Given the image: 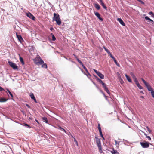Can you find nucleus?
<instances>
[{
    "instance_id": "nucleus-13",
    "label": "nucleus",
    "mask_w": 154,
    "mask_h": 154,
    "mask_svg": "<svg viewBox=\"0 0 154 154\" xmlns=\"http://www.w3.org/2000/svg\"><path fill=\"white\" fill-rule=\"evenodd\" d=\"M125 76L126 77L127 79L129 82H131V83L132 82V81L129 76L126 74H125Z\"/></svg>"
},
{
    "instance_id": "nucleus-38",
    "label": "nucleus",
    "mask_w": 154,
    "mask_h": 154,
    "mask_svg": "<svg viewBox=\"0 0 154 154\" xmlns=\"http://www.w3.org/2000/svg\"><path fill=\"white\" fill-rule=\"evenodd\" d=\"M137 86L138 87L139 89H143V87L140 85V84H138V85H137Z\"/></svg>"
},
{
    "instance_id": "nucleus-7",
    "label": "nucleus",
    "mask_w": 154,
    "mask_h": 154,
    "mask_svg": "<svg viewBox=\"0 0 154 154\" xmlns=\"http://www.w3.org/2000/svg\"><path fill=\"white\" fill-rule=\"evenodd\" d=\"M94 12L95 15L97 16L100 20L101 21L103 20V18L101 17L100 15L99 14V13L95 11H94Z\"/></svg>"
},
{
    "instance_id": "nucleus-8",
    "label": "nucleus",
    "mask_w": 154,
    "mask_h": 154,
    "mask_svg": "<svg viewBox=\"0 0 154 154\" xmlns=\"http://www.w3.org/2000/svg\"><path fill=\"white\" fill-rule=\"evenodd\" d=\"M40 59L39 61H35V63L36 64H37L38 63H39L40 65H42L44 63V62L42 59H41V57L39 56L38 57Z\"/></svg>"
},
{
    "instance_id": "nucleus-28",
    "label": "nucleus",
    "mask_w": 154,
    "mask_h": 154,
    "mask_svg": "<svg viewBox=\"0 0 154 154\" xmlns=\"http://www.w3.org/2000/svg\"><path fill=\"white\" fill-rule=\"evenodd\" d=\"M43 64L42 65V68H47V64L46 63H43Z\"/></svg>"
},
{
    "instance_id": "nucleus-27",
    "label": "nucleus",
    "mask_w": 154,
    "mask_h": 154,
    "mask_svg": "<svg viewBox=\"0 0 154 154\" xmlns=\"http://www.w3.org/2000/svg\"><path fill=\"white\" fill-rule=\"evenodd\" d=\"M30 96L32 99H34L35 97L33 94L32 93H31L30 94Z\"/></svg>"
},
{
    "instance_id": "nucleus-62",
    "label": "nucleus",
    "mask_w": 154,
    "mask_h": 154,
    "mask_svg": "<svg viewBox=\"0 0 154 154\" xmlns=\"http://www.w3.org/2000/svg\"><path fill=\"white\" fill-rule=\"evenodd\" d=\"M107 97H106H106H105V98H106V100H107Z\"/></svg>"
},
{
    "instance_id": "nucleus-26",
    "label": "nucleus",
    "mask_w": 154,
    "mask_h": 154,
    "mask_svg": "<svg viewBox=\"0 0 154 154\" xmlns=\"http://www.w3.org/2000/svg\"><path fill=\"white\" fill-rule=\"evenodd\" d=\"M19 55L20 56V62L22 63L23 64H24V62L23 61V59L20 57V54H19Z\"/></svg>"
},
{
    "instance_id": "nucleus-59",
    "label": "nucleus",
    "mask_w": 154,
    "mask_h": 154,
    "mask_svg": "<svg viewBox=\"0 0 154 154\" xmlns=\"http://www.w3.org/2000/svg\"><path fill=\"white\" fill-rule=\"evenodd\" d=\"M35 121H36V122L38 123H39V122H38V121L37 120L35 119Z\"/></svg>"
},
{
    "instance_id": "nucleus-1",
    "label": "nucleus",
    "mask_w": 154,
    "mask_h": 154,
    "mask_svg": "<svg viewBox=\"0 0 154 154\" xmlns=\"http://www.w3.org/2000/svg\"><path fill=\"white\" fill-rule=\"evenodd\" d=\"M59 16V15L58 14L55 13L54 14V17L53 20L54 21H56L57 24L58 25H60L61 23V20Z\"/></svg>"
},
{
    "instance_id": "nucleus-58",
    "label": "nucleus",
    "mask_w": 154,
    "mask_h": 154,
    "mask_svg": "<svg viewBox=\"0 0 154 154\" xmlns=\"http://www.w3.org/2000/svg\"><path fill=\"white\" fill-rule=\"evenodd\" d=\"M140 97L141 98H144V97L143 96H141Z\"/></svg>"
},
{
    "instance_id": "nucleus-57",
    "label": "nucleus",
    "mask_w": 154,
    "mask_h": 154,
    "mask_svg": "<svg viewBox=\"0 0 154 154\" xmlns=\"http://www.w3.org/2000/svg\"><path fill=\"white\" fill-rule=\"evenodd\" d=\"M144 134L146 136V137L147 136H148L145 133H144Z\"/></svg>"
},
{
    "instance_id": "nucleus-43",
    "label": "nucleus",
    "mask_w": 154,
    "mask_h": 154,
    "mask_svg": "<svg viewBox=\"0 0 154 154\" xmlns=\"http://www.w3.org/2000/svg\"><path fill=\"white\" fill-rule=\"evenodd\" d=\"M134 81L135 82V84H136V85H138V84H139L138 82V81L137 79H135V80Z\"/></svg>"
},
{
    "instance_id": "nucleus-34",
    "label": "nucleus",
    "mask_w": 154,
    "mask_h": 154,
    "mask_svg": "<svg viewBox=\"0 0 154 154\" xmlns=\"http://www.w3.org/2000/svg\"><path fill=\"white\" fill-rule=\"evenodd\" d=\"M7 90L8 91V93L11 96V97H13V96L12 95V94L11 93V92L8 89H7Z\"/></svg>"
},
{
    "instance_id": "nucleus-17",
    "label": "nucleus",
    "mask_w": 154,
    "mask_h": 154,
    "mask_svg": "<svg viewBox=\"0 0 154 154\" xmlns=\"http://www.w3.org/2000/svg\"><path fill=\"white\" fill-rule=\"evenodd\" d=\"M94 6L95 8L97 10H99L100 9V7L98 3L95 4Z\"/></svg>"
},
{
    "instance_id": "nucleus-48",
    "label": "nucleus",
    "mask_w": 154,
    "mask_h": 154,
    "mask_svg": "<svg viewBox=\"0 0 154 154\" xmlns=\"http://www.w3.org/2000/svg\"><path fill=\"white\" fill-rule=\"evenodd\" d=\"M24 125H25V126L26 127H27L28 128L30 127L29 125L27 124H26V123L24 124Z\"/></svg>"
},
{
    "instance_id": "nucleus-54",
    "label": "nucleus",
    "mask_w": 154,
    "mask_h": 154,
    "mask_svg": "<svg viewBox=\"0 0 154 154\" xmlns=\"http://www.w3.org/2000/svg\"><path fill=\"white\" fill-rule=\"evenodd\" d=\"M140 93H142L143 94H144V93L143 92V91H140Z\"/></svg>"
},
{
    "instance_id": "nucleus-41",
    "label": "nucleus",
    "mask_w": 154,
    "mask_h": 154,
    "mask_svg": "<svg viewBox=\"0 0 154 154\" xmlns=\"http://www.w3.org/2000/svg\"><path fill=\"white\" fill-rule=\"evenodd\" d=\"M99 133H100V136L104 139V138L103 136V134H102V131H100V132H99Z\"/></svg>"
},
{
    "instance_id": "nucleus-44",
    "label": "nucleus",
    "mask_w": 154,
    "mask_h": 154,
    "mask_svg": "<svg viewBox=\"0 0 154 154\" xmlns=\"http://www.w3.org/2000/svg\"><path fill=\"white\" fill-rule=\"evenodd\" d=\"M137 1H138L139 2H140L141 4H142L143 5H144V3L142 0H137Z\"/></svg>"
},
{
    "instance_id": "nucleus-21",
    "label": "nucleus",
    "mask_w": 154,
    "mask_h": 154,
    "mask_svg": "<svg viewBox=\"0 0 154 154\" xmlns=\"http://www.w3.org/2000/svg\"><path fill=\"white\" fill-rule=\"evenodd\" d=\"M100 3L101 5L103 6V7L104 9H106L107 7L105 5L104 3L103 2V1L102 2H100Z\"/></svg>"
},
{
    "instance_id": "nucleus-19",
    "label": "nucleus",
    "mask_w": 154,
    "mask_h": 154,
    "mask_svg": "<svg viewBox=\"0 0 154 154\" xmlns=\"http://www.w3.org/2000/svg\"><path fill=\"white\" fill-rule=\"evenodd\" d=\"M118 79L119 80V81L120 82L121 84H122L124 83L122 79V78H121V76L119 75L118 76Z\"/></svg>"
},
{
    "instance_id": "nucleus-15",
    "label": "nucleus",
    "mask_w": 154,
    "mask_h": 154,
    "mask_svg": "<svg viewBox=\"0 0 154 154\" xmlns=\"http://www.w3.org/2000/svg\"><path fill=\"white\" fill-rule=\"evenodd\" d=\"M8 99H7L5 98L2 97L0 98V102L3 103L6 102L7 101Z\"/></svg>"
},
{
    "instance_id": "nucleus-53",
    "label": "nucleus",
    "mask_w": 154,
    "mask_h": 154,
    "mask_svg": "<svg viewBox=\"0 0 154 154\" xmlns=\"http://www.w3.org/2000/svg\"><path fill=\"white\" fill-rule=\"evenodd\" d=\"M33 100H34V101L35 102V103H37V101H36V99L35 97V98H34V99H33Z\"/></svg>"
},
{
    "instance_id": "nucleus-33",
    "label": "nucleus",
    "mask_w": 154,
    "mask_h": 154,
    "mask_svg": "<svg viewBox=\"0 0 154 154\" xmlns=\"http://www.w3.org/2000/svg\"><path fill=\"white\" fill-rule=\"evenodd\" d=\"M149 15H151L152 17H154V13L152 11L150 12H149Z\"/></svg>"
},
{
    "instance_id": "nucleus-18",
    "label": "nucleus",
    "mask_w": 154,
    "mask_h": 154,
    "mask_svg": "<svg viewBox=\"0 0 154 154\" xmlns=\"http://www.w3.org/2000/svg\"><path fill=\"white\" fill-rule=\"evenodd\" d=\"M93 75L94 76V77L96 78V79H97V80L98 82H99L100 83H102V82H103L101 79H100L97 76H96L94 75Z\"/></svg>"
},
{
    "instance_id": "nucleus-11",
    "label": "nucleus",
    "mask_w": 154,
    "mask_h": 154,
    "mask_svg": "<svg viewBox=\"0 0 154 154\" xmlns=\"http://www.w3.org/2000/svg\"><path fill=\"white\" fill-rule=\"evenodd\" d=\"M17 37L18 40L21 42L23 40V39L22 36L20 35L17 34Z\"/></svg>"
},
{
    "instance_id": "nucleus-32",
    "label": "nucleus",
    "mask_w": 154,
    "mask_h": 154,
    "mask_svg": "<svg viewBox=\"0 0 154 154\" xmlns=\"http://www.w3.org/2000/svg\"><path fill=\"white\" fill-rule=\"evenodd\" d=\"M115 144L117 146H119V145L120 142L119 141L118 142L116 140H115Z\"/></svg>"
},
{
    "instance_id": "nucleus-23",
    "label": "nucleus",
    "mask_w": 154,
    "mask_h": 154,
    "mask_svg": "<svg viewBox=\"0 0 154 154\" xmlns=\"http://www.w3.org/2000/svg\"><path fill=\"white\" fill-rule=\"evenodd\" d=\"M132 77L133 80L134 81L136 79H137L136 78L135 76L134 75V73L132 72H131L130 73Z\"/></svg>"
},
{
    "instance_id": "nucleus-42",
    "label": "nucleus",
    "mask_w": 154,
    "mask_h": 154,
    "mask_svg": "<svg viewBox=\"0 0 154 154\" xmlns=\"http://www.w3.org/2000/svg\"><path fill=\"white\" fill-rule=\"evenodd\" d=\"M109 55L110 56V57L113 59V60L115 59V58L112 55L111 53Z\"/></svg>"
},
{
    "instance_id": "nucleus-22",
    "label": "nucleus",
    "mask_w": 154,
    "mask_h": 154,
    "mask_svg": "<svg viewBox=\"0 0 154 154\" xmlns=\"http://www.w3.org/2000/svg\"><path fill=\"white\" fill-rule=\"evenodd\" d=\"M103 48L105 49V51L107 52L109 55L111 53L109 51V50L107 49V48H106V47L104 46H103Z\"/></svg>"
},
{
    "instance_id": "nucleus-35",
    "label": "nucleus",
    "mask_w": 154,
    "mask_h": 154,
    "mask_svg": "<svg viewBox=\"0 0 154 154\" xmlns=\"http://www.w3.org/2000/svg\"><path fill=\"white\" fill-rule=\"evenodd\" d=\"M146 128H147V130L149 132V133H151V132H152V131L149 129V128L148 127V126H146Z\"/></svg>"
},
{
    "instance_id": "nucleus-14",
    "label": "nucleus",
    "mask_w": 154,
    "mask_h": 154,
    "mask_svg": "<svg viewBox=\"0 0 154 154\" xmlns=\"http://www.w3.org/2000/svg\"><path fill=\"white\" fill-rule=\"evenodd\" d=\"M80 69L82 71V72L85 75H86L88 78H89L90 76H91V75L89 73L88 71V72H86L87 74H86L85 72L82 70L80 68Z\"/></svg>"
},
{
    "instance_id": "nucleus-45",
    "label": "nucleus",
    "mask_w": 154,
    "mask_h": 154,
    "mask_svg": "<svg viewBox=\"0 0 154 154\" xmlns=\"http://www.w3.org/2000/svg\"><path fill=\"white\" fill-rule=\"evenodd\" d=\"M151 94L153 97V98L154 99V92H151Z\"/></svg>"
},
{
    "instance_id": "nucleus-31",
    "label": "nucleus",
    "mask_w": 154,
    "mask_h": 154,
    "mask_svg": "<svg viewBox=\"0 0 154 154\" xmlns=\"http://www.w3.org/2000/svg\"><path fill=\"white\" fill-rule=\"evenodd\" d=\"M51 35H52V40L53 41H55L56 40V38L55 37V36L53 34V33H51Z\"/></svg>"
},
{
    "instance_id": "nucleus-47",
    "label": "nucleus",
    "mask_w": 154,
    "mask_h": 154,
    "mask_svg": "<svg viewBox=\"0 0 154 154\" xmlns=\"http://www.w3.org/2000/svg\"><path fill=\"white\" fill-rule=\"evenodd\" d=\"M147 138H148V140H151V139L150 137L149 136H147V137H146Z\"/></svg>"
},
{
    "instance_id": "nucleus-29",
    "label": "nucleus",
    "mask_w": 154,
    "mask_h": 154,
    "mask_svg": "<svg viewBox=\"0 0 154 154\" xmlns=\"http://www.w3.org/2000/svg\"><path fill=\"white\" fill-rule=\"evenodd\" d=\"M98 128L99 130V132H100V131H102L100 127V125L99 123L98 125Z\"/></svg>"
},
{
    "instance_id": "nucleus-50",
    "label": "nucleus",
    "mask_w": 154,
    "mask_h": 154,
    "mask_svg": "<svg viewBox=\"0 0 154 154\" xmlns=\"http://www.w3.org/2000/svg\"><path fill=\"white\" fill-rule=\"evenodd\" d=\"M4 91V89L2 87H0V91Z\"/></svg>"
},
{
    "instance_id": "nucleus-6",
    "label": "nucleus",
    "mask_w": 154,
    "mask_h": 154,
    "mask_svg": "<svg viewBox=\"0 0 154 154\" xmlns=\"http://www.w3.org/2000/svg\"><path fill=\"white\" fill-rule=\"evenodd\" d=\"M27 16L30 18L32 19L33 20H35V17L30 13L28 12L26 14Z\"/></svg>"
},
{
    "instance_id": "nucleus-55",
    "label": "nucleus",
    "mask_w": 154,
    "mask_h": 154,
    "mask_svg": "<svg viewBox=\"0 0 154 154\" xmlns=\"http://www.w3.org/2000/svg\"><path fill=\"white\" fill-rule=\"evenodd\" d=\"M53 29H54L52 27L50 29V30L51 31H52Z\"/></svg>"
},
{
    "instance_id": "nucleus-4",
    "label": "nucleus",
    "mask_w": 154,
    "mask_h": 154,
    "mask_svg": "<svg viewBox=\"0 0 154 154\" xmlns=\"http://www.w3.org/2000/svg\"><path fill=\"white\" fill-rule=\"evenodd\" d=\"M8 63L9 66L14 69H18V67L16 64L9 61H8Z\"/></svg>"
},
{
    "instance_id": "nucleus-2",
    "label": "nucleus",
    "mask_w": 154,
    "mask_h": 154,
    "mask_svg": "<svg viewBox=\"0 0 154 154\" xmlns=\"http://www.w3.org/2000/svg\"><path fill=\"white\" fill-rule=\"evenodd\" d=\"M141 80L144 83L146 87L147 88V89L149 91H151V92H154L153 89V88L150 86V85L143 78H141Z\"/></svg>"
},
{
    "instance_id": "nucleus-60",
    "label": "nucleus",
    "mask_w": 154,
    "mask_h": 154,
    "mask_svg": "<svg viewBox=\"0 0 154 154\" xmlns=\"http://www.w3.org/2000/svg\"><path fill=\"white\" fill-rule=\"evenodd\" d=\"M93 83L95 85H96V84L94 82H93Z\"/></svg>"
},
{
    "instance_id": "nucleus-10",
    "label": "nucleus",
    "mask_w": 154,
    "mask_h": 154,
    "mask_svg": "<svg viewBox=\"0 0 154 154\" xmlns=\"http://www.w3.org/2000/svg\"><path fill=\"white\" fill-rule=\"evenodd\" d=\"M145 19L146 20H148V22H151V23L152 24H154V22L153 21L152 19H150L147 16H145Z\"/></svg>"
},
{
    "instance_id": "nucleus-49",
    "label": "nucleus",
    "mask_w": 154,
    "mask_h": 154,
    "mask_svg": "<svg viewBox=\"0 0 154 154\" xmlns=\"http://www.w3.org/2000/svg\"><path fill=\"white\" fill-rule=\"evenodd\" d=\"M94 71L97 74L99 72L97 71L95 69H94Z\"/></svg>"
},
{
    "instance_id": "nucleus-56",
    "label": "nucleus",
    "mask_w": 154,
    "mask_h": 154,
    "mask_svg": "<svg viewBox=\"0 0 154 154\" xmlns=\"http://www.w3.org/2000/svg\"><path fill=\"white\" fill-rule=\"evenodd\" d=\"M64 57L66 59H67V60H68V59H67V58H66V57H65V56H64Z\"/></svg>"
},
{
    "instance_id": "nucleus-63",
    "label": "nucleus",
    "mask_w": 154,
    "mask_h": 154,
    "mask_svg": "<svg viewBox=\"0 0 154 154\" xmlns=\"http://www.w3.org/2000/svg\"><path fill=\"white\" fill-rule=\"evenodd\" d=\"M22 112L23 114H24V112L23 111H22Z\"/></svg>"
},
{
    "instance_id": "nucleus-16",
    "label": "nucleus",
    "mask_w": 154,
    "mask_h": 154,
    "mask_svg": "<svg viewBox=\"0 0 154 154\" xmlns=\"http://www.w3.org/2000/svg\"><path fill=\"white\" fill-rule=\"evenodd\" d=\"M42 120L43 122H45L47 124H48L47 118L45 117H43L42 118Z\"/></svg>"
},
{
    "instance_id": "nucleus-51",
    "label": "nucleus",
    "mask_w": 154,
    "mask_h": 154,
    "mask_svg": "<svg viewBox=\"0 0 154 154\" xmlns=\"http://www.w3.org/2000/svg\"><path fill=\"white\" fill-rule=\"evenodd\" d=\"M26 106L28 108H30V109L31 108V107L30 106H29V105L28 104H26Z\"/></svg>"
},
{
    "instance_id": "nucleus-61",
    "label": "nucleus",
    "mask_w": 154,
    "mask_h": 154,
    "mask_svg": "<svg viewBox=\"0 0 154 154\" xmlns=\"http://www.w3.org/2000/svg\"><path fill=\"white\" fill-rule=\"evenodd\" d=\"M71 136L73 138H75L74 137H73V136L72 135H71Z\"/></svg>"
},
{
    "instance_id": "nucleus-36",
    "label": "nucleus",
    "mask_w": 154,
    "mask_h": 154,
    "mask_svg": "<svg viewBox=\"0 0 154 154\" xmlns=\"http://www.w3.org/2000/svg\"><path fill=\"white\" fill-rule=\"evenodd\" d=\"M82 66L83 67V68L86 71V72H88V70L84 66V65H82Z\"/></svg>"
},
{
    "instance_id": "nucleus-5",
    "label": "nucleus",
    "mask_w": 154,
    "mask_h": 154,
    "mask_svg": "<svg viewBox=\"0 0 154 154\" xmlns=\"http://www.w3.org/2000/svg\"><path fill=\"white\" fill-rule=\"evenodd\" d=\"M140 143L143 148H147L149 146V143L148 142H140Z\"/></svg>"
},
{
    "instance_id": "nucleus-39",
    "label": "nucleus",
    "mask_w": 154,
    "mask_h": 154,
    "mask_svg": "<svg viewBox=\"0 0 154 154\" xmlns=\"http://www.w3.org/2000/svg\"><path fill=\"white\" fill-rule=\"evenodd\" d=\"M106 92L110 95V93L108 88L105 89Z\"/></svg>"
},
{
    "instance_id": "nucleus-40",
    "label": "nucleus",
    "mask_w": 154,
    "mask_h": 154,
    "mask_svg": "<svg viewBox=\"0 0 154 154\" xmlns=\"http://www.w3.org/2000/svg\"><path fill=\"white\" fill-rule=\"evenodd\" d=\"M74 141L75 143L76 144V145L77 146H78V142H77V141L76 140V139H75V138H74Z\"/></svg>"
},
{
    "instance_id": "nucleus-3",
    "label": "nucleus",
    "mask_w": 154,
    "mask_h": 154,
    "mask_svg": "<svg viewBox=\"0 0 154 154\" xmlns=\"http://www.w3.org/2000/svg\"><path fill=\"white\" fill-rule=\"evenodd\" d=\"M95 138L96 139V143L97 146L100 150V153H102V150L100 140L97 138L96 137H95Z\"/></svg>"
},
{
    "instance_id": "nucleus-20",
    "label": "nucleus",
    "mask_w": 154,
    "mask_h": 154,
    "mask_svg": "<svg viewBox=\"0 0 154 154\" xmlns=\"http://www.w3.org/2000/svg\"><path fill=\"white\" fill-rule=\"evenodd\" d=\"M111 152L112 154H119L117 150H115L114 149H113L112 151H111Z\"/></svg>"
},
{
    "instance_id": "nucleus-30",
    "label": "nucleus",
    "mask_w": 154,
    "mask_h": 154,
    "mask_svg": "<svg viewBox=\"0 0 154 154\" xmlns=\"http://www.w3.org/2000/svg\"><path fill=\"white\" fill-rule=\"evenodd\" d=\"M76 59H77V61L80 63V64H81L82 65H82H83L82 63L80 60H79L77 58H76Z\"/></svg>"
},
{
    "instance_id": "nucleus-24",
    "label": "nucleus",
    "mask_w": 154,
    "mask_h": 154,
    "mask_svg": "<svg viewBox=\"0 0 154 154\" xmlns=\"http://www.w3.org/2000/svg\"><path fill=\"white\" fill-rule=\"evenodd\" d=\"M58 129L61 130V131H64L66 133L68 134L66 131L63 128H62L60 126H59Z\"/></svg>"
},
{
    "instance_id": "nucleus-37",
    "label": "nucleus",
    "mask_w": 154,
    "mask_h": 154,
    "mask_svg": "<svg viewBox=\"0 0 154 154\" xmlns=\"http://www.w3.org/2000/svg\"><path fill=\"white\" fill-rule=\"evenodd\" d=\"M114 61L115 62V63L116 64V65L119 67V64H118V63H117V60L116 59L114 60Z\"/></svg>"
},
{
    "instance_id": "nucleus-46",
    "label": "nucleus",
    "mask_w": 154,
    "mask_h": 154,
    "mask_svg": "<svg viewBox=\"0 0 154 154\" xmlns=\"http://www.w3.org/2000/svg\"><path fill=\"white\" fill-rule=\"evenodd\" d=\"M100 92L103 94L104 95L105 97L106 98V96L105 95L104 93L102 90H100Z\"/></svg>"
},
{
    "instance_id": "nucleus-12",
    "label": "nucleus",
    "mask_w": 154,
    "mask_h": 154,
    "mask_svg": "<svg viewBox=\"0 0 154 154\" xmlns=\"http://www.w3.org/2000/svg\"><path fill=\"white\" fill-rule=\"evenodd\" d=\"M97 75L99 76L101 79H103L104 78V76L100 72H99Z\"/></svg>"
},
{
    "instance_id": "nucleus-52",
    "label": "nucleus",
    "mask_w": 154,
    "mask_h": 154,
    "mask_svg": "<svg viewBox=\"0 0 154 154\" xmlns=\"http://www.w3.org/2000/svg\"><path fill=\"white\" fill-rule=\"evenodd\" d=\"M68 60H69V61H70L71 62H72V63H75V62H74V61H72V60H71L70 58H69V59H68Z\"/></svg>"
},
{
    "instance_id": "nucleus-25",
    "label": "nucleus",
    "mask_w": 154,
    "mask_h": 154,
    "mask_svg": "<svg viewBox=\"0 0 154 154\" xmlns=\"http://www.w3.org/2000/svg\"><path fill=\"white\" fill-rule=\"evenodd\" d=\"M101 84L103 87L104 88V90L107 88V87H106V84L103 82H102V83Z\"/></svg>"
},
{
    "instance_id": "nucleus-9",
    "label": "nucleus",
    "mask_w": 154,
    "mask_h": 154,
    "mask_svg": "<svg viewBox=\"0 0 154 154\" xmlns=\"http://www.w3.org/2000/svg\"><path fill=\"white\" fill-rule=\"evenodd\" d=\"M117 21H118L121 24L122 26H125V23L124 22L123 20L121 18H118L117 19Z\"/></svg>"
}]
</instances>
